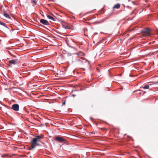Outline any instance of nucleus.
Segmentation results:
<instances>
[{"instance_id":"6ab92c4d","label":"nucleus","mask_w":158,"mask_h":158,"mask_svg":"<svg viewBox=\"0 0 158 158\" xmlns=\"http://www.w3.org/2000/svg\"><path fill=\"white\" fill-rule=\"evenodd\" d=\"M158 83V81L156 82L154 84H157Z\"/></svg>"},{"instance_id":"6e6552de","label":"nucleus","mask_w":158,"mask_h":158,"mask_svg":"<svg viewBox=\"0 0 158 158\" xmlns=\"http://www.w3.org/2000/svg\"><path fill=\"white\" fill-rule=\"evenodd\" d=\"M77 54L80 56H84V54L81 52H79L78 53H77Z\"/></svg>"},{"instance_id":"dca6fc26","label":"nucleus","mask_w":158,"mask_h":158,"mask_svg":"<svg viewBox=\"0 0 158 158\" xmlns=\"http://www.w3.org/2000/svg\"><path fill=\"white\" fill-rule=\"evenodd\" d=\"M91 134H94V132H91Z\"/></svg>"},{"instance_id":"423d86ee","label":"nucleus","mask_w":158,"mask_h":158,"mask_svg":"<svg viewBox=\"0 0 158 158\" xmlns=\"http://www.w3.org/2000/svg\"><path fill=\"white\" fill-rule=\"evenodd\" d=\"M40 22L44 25H48L49 24V23L48 21L43 19H41L40 20Z\"/></svg>"},{"instance_id":"f8f14e48","label":"nucleus","mask_w":158,"mask_h":158,"mask_svg":"<svg viewBox=\"0 0 158 158\" xmlns=\"http://www.w3.org/2000/svg\"><path fill=\"white\" fill-rule=\"evenodd\" d=\"M149 86L148 85H146L142 87V88L143 89H149Z\"/></svg>"},{"instance_id":"ddd939ff","label":"nucleus","mask_w":158,"mask_h":158,"mask_svg":"<svg viewBox=\"0 0 158 158\" xmlns=\"http://www.w3.org/2000/svg\"><path fill=\"white\" fill-rule=\"evenodd\" d=\"M99 128L103 131H106V129L104 127L100 128Z\"/></svg>"},{"instance_id":"f257e3e1","label":"nucleus","mask_w":158,"mask_h":158,"mask_svg":"<svg viewBox=\"0 0 158 158\" xmlns=\"http://www.w3.org/2000/svg\"><path fill=\"white\" fill-rule=\"evenodd\" d=\"M43 138V135H40L37 136L35 138H33L32 140L31 141V149H34L36 146H40L38 142L40 141V140Z\"/></svg>"},{"instance_id":"4be33fe9","label":"nucleus","mask_w":158,"mask_h":158,"mask_svg":"<svg viewBox=\"0 0 158 158\" xmlns=\"http://www.w3.org/2000/svg\"><path fill=\"white\" fill-rule=\"evenodd\" d=\"M77 60H79L78 59H77Z\"/></svg>"},{"instance_id":"aec40b11","label":"nucleus","mask_w":158,"mask_h":158,"mask_svg":"<svg viewBox=\"0 0 158 158\" xmlns=\"http://www.w3.org/2000/svg\"><path fill=\"white\" fill-rule=\"evenodd\" d=\"M65 104V102H63V105H64V104Z\"/></svg>"},{"instance_id":"1a4fd4ad","label":"nucleus","mask_w":158,"mask_h":158,"mask_svg":"<svg viewBox=\"0 0 158 158\" xmlns=\"http://www.w3.org/2000/svg\"><path fill=\"white\" fill-rule=\"evenodd\" d=\"M120 4H117L115 5L113 7V8H117L119 9L120 7Z\"/></svg>"},{"instance_id":"a211bd4d","label":"nucleus","mask_w":158,"mask_h":158,"mask_svg":"<svg viewBox=\"0 0 158 158\" xmlns=\"http://www.w3.org/2000/svg\"><path fill=\"white\" fill-rule=\"evenodd\" d=\"M141 94V92H139V93H138V94H139V95H140Z\"/></svg>"},{"instance_id":"0eeeda50","label":"nucleus","mask_w":158,"mask_h":158,"mask_svg":"<svg viewBox=\"0 0 158 158\" xmlns=\"http://www.w3.org/2000/svg\"><path fill=\"white\" fill-rule=\"evenodd\" d=\"M47 16L49 19L53 21H56L55 19L54 18L49 15H47Z\"/></svg>"},{"instance_id":"9d476101","label":"nucleus","mask_w":158,"mask_h":158,"mask_svg":"<svg viewBox=\"0 0 158 158\" xmlns=\"http://www.w3.org/2000/svg\"><path fill=\"white\" fill-rule=\"evenodd\" d=\"M4 15L7 18L9 19H10L11 18L9 16V15L6 13H4Z\"/></svg>"},{"instance_id":"9b49d317","label":"nucleus","mask_w":158,"mask_h":158,"mask_svg":"<svg viewBox=\"0 0 158 158\" xmlns=\"http://www.w3.org/2000/svg\"><path fill=\"white\" fill-rule=\"evenodd\" d=\"M31 2L32 3L34 4V5H33V6H35L36 4V2L35 0H31Z\"/></svg>"},{"instance_id":"2eb2a0df","label":"nucleus","mask_w":158,"mask_h":158,"mask_svg":"<svg viewBox=\"0 0 158 158\" xmlns=\"http://www.w3.org/2000/svg\"><path fill=\"white\" fill-rule=\"evenodd\" d=\"M141 91L140 90H137L136 91H134L133 92L134 93H135V91Z\"/></svg>"},{"instance_id":"f03ea898","label":"nucleus","mask_w":158,"mask_h":158,"mask_svg":"<svg viewBox=\"0 0 158 158\" xmlns=\"http://www.w3.org/2000/svg\"><path fill=\"white\" fill-rule=\"evenodd\" d=\"M151 30L149 28H145L141 30L142 35L144 36H148L151 35Z\"/></svg>"},{"instance_id":"39448f33","label":"nucleus","mask_w":158,"mask_h":158,"mask_svg":"<svg viewBox=\"0 0 158 158\" xmlns=\"http://www.w3.org/2000/svg\"><path fill=\"white\" fill-rule=\"evenodd\" d=\"M11 109L15 111H18L19 110V106L18 104H14L12 105Z\"/></svg>"},{"instance_id":"412c9836","label":"nucleus","mask_w":158,"mask_h":158,"mask_svg":"<svg viewBox=\"0 0 158 158\" xmlns=\"http://www.w3.org/2000/svg\"><path fill=\"white\" fill-rule=\"evenodd\" d=\"M4 89H5V90H7L8 89H7V88H4Z\"/></svg>"},{"instance_id":"f3484780","label":"nucleus","mask_w":158,"mask_h":158,"mask_svg":"<svg viewBox=\"0 0 158 158\" xmlns=\"http://www.w3.org/2000/svg\"><path fill=\"white\" fill-rule=\"evenodd\" d=\"M104 21V20H102L100 22L101 23H102V22H103Z\"/></svg>"},{"instance_id":"20e7f679","label":"nucleus","mask_w":158,"mask_h":158,"mask_svg":"<svg viewBox=\"0 0 158 158\" xmlns=\"http://www.w3.org/2000/svg\"><path fill=\"white\" fill-rule=\"evenodd\" d=\"M54 139L61 143H62L63 142L65 143V139L63 137L60 136L56 137Z\"/></svg>"},{"instance_id":"7ed1b4c3","label":"nucleus","mask_w":158,"mask_h":158,"mask_svg":"<svg viewBox=\"0 0 158 158\" xmlns=\"http://www.w3.org/2000/svg\"><path fill=\"white\" fill-rule=\"evenodd\" d=\"M8 65L9 66H11L12 64H18L19 63V61L18 59L15 60H10L9 62Z\"/></svg>"},{"instance_id":"4468645a","label":"nucleus","mask_w":158,"mask_h":158,"mask_svg":"<svg viewBox=\"0 0 158 158\" xmlns=\"http://www.w3.org/2000/svg\"><path fill=\"white\" fill-rule=\"evenodd\" d=\"M0 24L2 25V26H6V24L5 23H2L0 22Z\"/></svg>"}]
</instances>
